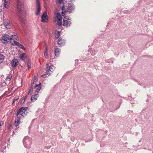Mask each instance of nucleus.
<instances>
[{
	"label": "nucleus",
	"instance_id": "a211bd4d",
	"mask_svg": "<svg viewBox=\"0 0 153 153\" xmlns=\"http://www.w3.org/2000/svg\"><path fill=\"white\" fill-rule=\"evenodd\" d=\"M10 0H4V6L6 8H8L9 7Z\"/></svg>",
	"mask_w": 153,
	"mask_h": 153
},
{
	"label": "nucleus",
	"instance_id": "e433bc0d",
	"mask_svg": "<svg viewBox=\"0 0 153 153\" xmlns=\"http://www.w3.org/2000/svg\"><path fill=\"white\" fill-rule=\"evenodd\" d=\"M45 74H44V75H42L41 76L42 77H45Z\"/></svg>",
	"mask_w": 153,
	"mask_h": 153
},
{
	"label": "nucleus",
	"instance_id": "2eb2a0df",
	"mask_svg": "<svg viewBox=\"0 0 153 153\" xmlns=\"http://www.w3.org/2000/svg\"><path fill=\"white\" fill-rule=\"evenodd\" d=\"M34 82L31 83L30 88L29 89L28 92V95H31L33 91V89L34 87Z\"/></svg>",
	"mask_w": 153,
	"mask_h": 153
},
{
	"label": "nucleus",
	"instance_id": "bb28decb",
	"mask_svg": "<svg viewBox=\"0 0 153 153\" xmlns=\"http://www.w3.org/2000/svg\"><path fill=\"white\" fill-rule=\"evenodd\" d=\"M38 81L37 78L36 77H34L33 80V82H32L31 83L34 82V85L36 84L35 83L37 82Z\"/></svg>",
	"mask_w": 153,
	"mask_h": 153
},
{
	"label": "nucleus",
	"instance_id": "f704fd0d",
	"mask_svg": "<svg viewBox=\"0 0 153 153\" xmlns=\"http://www.w3.org/2000/svg\"><path fill=\"white\" fill-rule=\"evenodd\" d=\"M48 51V49L47 48V47H46V48H45V52L48 53L47 52Z\"/></svg>",
	"mask_w": 153,
	"mask_h": 153
},
{
	"label": "nucleus",
	"instance_id": "4be33fe9",
	"mask_svg": "<svg viewBox=\"0 0 153 153\" xmlns=\"http://www.w3.org/2000/svg\"><path fill=\"white\" fill-rule=\"evenodd\" d=\"M26 57V55L25 53H23L20 55L19 58L22 60L24 61L25 58Z\"/></svg>",
	"mask_w": 153,
	"mask_h": 153
},
{
	"label": "nucleus",
	"instance_id": "c756f323",
	"mask_svg": "<svg viewBox=\"0 0 153 153\" xmlns=\"http://www.w3.org/2000/svg\"><path fill=\"white\" fill-rule=\"evenodd\" d=\"M12 76H7L6 79V80H7L8 81H9L11 79V78Z\"/></svg>",
	"mask_w": 153,
	"mask_h": 153
},
{
	"label": "nucleus",
	"instance_id": "1a4fd4ad",
	"mask_svg": "<svg viewBox=\"0 0 153 153\" xmlns=\"http://www.w3.org/2000/svg\"><path fill=\"white\" fill-rule=\"evenodd\" d=\"M19 63L18 60L16 59H13L11 62V66L13 68H15L16 67Z\"/></svg>",
	"mask_w": 153,
	"mask_h": 153
},
{
	"label": "nucleus",
	"instance_id": "20e7f679",
	"mask_svg": "<svg viewBox=\"0 0 153 153\" xmlns=\"http://www.w3.org/2000/svg\"><path fill=\"white\" fill-rule=\"evenodd\" d=\"M23 143L26 148H30L31 145V139L28 137H25L23 140Z\"/></svg>",
	"mask_w": 153,
	"mask_h": 153
},
{
	"label": "nucleus",
	"instance_id": "7ed1b4c3",
	"mask_svg": "<svg viewBox=\"0 0 153 153\" xmlns=\"http://www.w3.org/2000/svg\"><path fill=\"white\" fill-rule=\"evenodd\" d=\"M54 18L55 19L54 22L57 21L56 24L59 26H61L62 24V17L59 12L55 13H54Z\"/></svg>",
	"mask_w": 153,
	"mask_h": 153
},
{
	"label": "nucleus",
	"instance_id": "f03ea898",
	"mask_svg": "<svg viewBox=\"0 0 153 153\" xmlns=\"http://www.w3.org/2000/svg\"><path fill=\"white\" fill-rule=\"evenodd\" d=\"M28 109V108L27 107H22L19 110H18L16 113L17 116H19L20 115L23 117L25 116L27 114V110Z\"/></svg>",
	"mask_w": 153,
	"mask_h": 153
},
{
	"label": "nucleus",
	"instance_id": "dca6fc26",
	"mask_svg": "<svg viewBox=\"0 0 153 153\" xmlns=\"http://www.w3.org/2000/svg\"><path fill=\"white\" fill-rule=\"evenodd\" d=\"M63 22V25L66 27L70 26L71 24V22L70 21H67L65 19H64Z\"/></svg>",
	"mask_w": 153,
	"mask_h": 153
},
{
	"label": "nucleus",
	"instance_id": "f8f14e48",
	"mask_svg": "<svg viewBox=\"0 0 153 153\" xmlns=\"http://www.w3.org/2000/svg\"><path fill=\"white\" fill-rule=\"evenodd\" d=\"M74 9V6L73 4H69L67 8V11L68 12H71Z\"/></svg>",
	"mask_w": 153,
	"mask_h": 153
},
{
	"label": "nucleus",
	"instance_id": "c85d7f7f",
	"mask_svg": "<svg viewBox=\"0 0 153 153\" xmlns=\"http://www.w3.org/2000/svg\"><path fill=\"white\" fill-rule=\"evenodd\" d=\"M45 56L46 58H47L48 57V53L45 52L44 53Z\"/></svg>",
	"mask_w": 153,
	"mask_h": 153
},
{
	"label": "nucleus",
	"instance_id": "393cba45",
	"mask_svg": "<svg viewBox=\"0 0 153 153\" xmlns=\"http://www.w3.org/2000/svg\"><path fill=\"white\" fill-rule=\"evenodd\" d=\"M55 37L56 39H58L60 36V33L59 31H56L54 33Z\"/></svg>",
	"mask_w": 153,
	"mask_h": 153
},
{
	"label": "nucleus",
	"instance_id": "473e14b6",
	"mask_svg": "<svg viewBox=\"0 0 153 153\" xmlns=\"http://www.w3.org/2000/svg\"><path fill=\"white\" fill-rule=\"evenodd\" d=\"M4 123L3 122H0V128L1 127V126L3 125Z\"/></svg>",
	"mask_w": 153,
	"mask_h": 153
},
{
	"label": "nucleus",
	"instance_id": "6e6552de",
	"mask_svg": "<svg viewBox=\"0 0 153 153\" xmlns=\"http://www.w3.org/2000/svg\"><path fill=\"white\" fill-rule=\"evenodd\" d=\"M4 24L5 28L7 29H10L12 27L10 21L8 20H4Z\"/></svg>",
	"mask_w": 153,
	"mask_h": 153
},
{
	"label": "nucleus",
	"instance_id": "9d476101",
	"mask_svg": "<svg viewBox=\"0 0 153 153\" xmlns=\"http://www.w3.org/2000/svg\"><path fill=\"white\" fill-rule=\"evenodd\" d=\"M36 4L37 5V11L36 12V15H38L40 11V5L39 1V0H36Z\"/></svg>",
	"mask_w": 153,
	"mask_h": 153
},
{
	"label": "nucleus",
	"instance_id": "b1692460",
	"mask_svg": "<svg viewBox=\"0 0 153 153\" xmlns=\"http://www.w3.org/2000/svg\"><path fill=\"white\" fill-rule=\"evenodd\" d=\"M66 12V9L65 7H64V5H63L62 7V16L65 15V14Z\"/></svg>",
	"mask_w": 153,
	"mask_h": 153
},
{
	"label": "nucleus",
	"instance_id": "c9c22d12",
	"mask_svg": "<svg viewBox=\"0 0 153 153\" xmlns=\"http://www.w3.org/2000/svg\"><path fill=\"white\" fill-rule=\"evenodd\" d=\"M64 19H65L66 20H70V19L69 18H64Z\"/></svg>",
	"mask_w": 153,
	"mask_h": 153
},
{
	"label": "nucleus",
	"instance_id": "412c9836",
	"mask_svg": "<svg viewBox=\"0 0 153 153\" xmlns=\"http://www.w3.org/2000/svg\"><path fill=\"white\" fill-rule=\"evenodd\" d=\"M15 45L17 46L22 50H25V48L24 46L20 43H19L18 42L16 43V44H15Z\"/></svg>",
	"mask_w": 153,
	"mask_h": 153
},
{
	"label": "nucleus",
	"instance_id": "ddd939ff",
	"mask_svg": "<svg viewBox=\"0 0 153 153\" xmlns=\"http://www.w3.org/2000/svg\"><path fill=\"white\" fill-rule=\"evenodd\" d=\"M42 20L41 22H47L48 20V16L45 13H44L41 17Z\"/></svg>",
	"mask_w": 153,
	"mask_h": 153
},
{
	"label": "nucleus",
	"instance_id": "f3484780",
	"mask_svg": "<svg viewBox=\"0 0 153 153\" xmlns=\"http://www.w3.org/2000/svg\"><path fill=\"white\" fill-rule=\"evenodd\" d=\"M14 121V125L16 126H19L20 123V118L19 116H17Z\"/></svg>",
	"mask_w": 153,
	"mask_h": 153
},
{
	"label": "nucleus",
	"instance_id": "ea45409f",
	"mask_svg": "<svg viewBox=\"0 0 153 153\" xmlns=\"http://www.w3.org/2000/svg\"><path fill=\"white\" fill-rule=\"evenodd\" d=\"M45 45H46V44H45Z\"/></svg>",
	"mask_w": 153,
	"mask_h": 153
},
{
	"label": "nucleus",
	"instance_id": "9b49d317",
	"mask_svg": "<svg viewBox=\"0 0 153 153\" xmlns=\"http://www.w3.org/2000/svg\"><path fill=\"white\" fill-rule=\"evenodd\" d=\"M65 43V41L64 39L60 38L59 39L57 42V43L59 46H62L64 45Z\"/></svg>",
	"mask_w": 153,
	"mask_h": 153
},
{
	"label": "nucleus",
	"instance_id": "0eeeda50",
	"mask_svg": "<svg viewBox=\"0 0 153 153\" xmlns=\"http://www.w3.org/2000/svg\"><path fill=\"white\" fill-rule=\"evenodd\" d=\"M10 40V36L8 35H4L1 37V42L4 44H7Z\"/></svg>",
	"mask_w": 153,
	"mask_h": 153
},
{
	"label": "nucleus",
	"instance_id": "6ab92c4d",
	"mask_svg": "<svg viewBox=\"0 0 153 153\" xmlns=\"http://www.w3.org/2000/svg\"><path fill=\"white\" fill-rule=\"evenodd\" d=\"M38 95L37 94H35L33 95L31 97V100L32 102H34L37 99Z\"/></svg>",
	"mask_w": 153,
	"mask_h": 153
},
{
	"label": "nucleus",
	"instance_id": "2f4dec72",
	"mask_svg": "<svg viewBox=\"0 0 153 153\" xmlns=\"http://www.w3.org/2000/svg\"><path fill=\"white\" fill-rule=\"evenodd\" d=\"M28 70H29L31 68V66L30 65V63L28 62Z\"/></svg>",
	"mask_w": 153,
	"mask_h": 153
},
{
	"label": "nucleus",
	"instance_id": "4468645a",
	"mask_svg": "<svg viewBox=\"0 0 153 153\" xmlns=\"http://www.w3.org/2000/svg\"><path fill=\"white\" fill-rule=\"evenodd\" d=\"M41 83H40L39 84H34V88L36 89V91L38 92L41 89Z\"/></svg>",
	"mask_w": 153,
	"mask_h": 153
},
{
	"label": "nucleus",
	"instance_id": "cd10ccee",
	"mask_svg": "<svg viewBox=\"0 0 153 153\" xmlns=\"http://www.w3.org/2000/svg\"><path fill=\"white\" fill-rule=\"evenodd\" d=\"M56 3L58 4H62L63 3V0H56Z\"/></svg>",
	"mask_w": 153,
	"mask_h": 153
},
{
	"label": "nucleus",
	"instance_id": "7c9ffc66",
	"mask_svg": "<svg viewBox=\"0 0 153 153\" xmlns=\"http://www.w3.org/2000/svg\"><path fill=\"white\" fill-rule=\"evenodd\" d=\"M27 96H24L23 97V100H24L25 101V100L27 99Z\"/></svg>",
	"mask_w": 153,
	"mask_h": 153
},
{
	"label": "nucleus",
	"instance_id": "5701e85b",
	"mask_svg": "<svg viewBox=\"0 0 153 153\" xmlns=\"http://www.w3.org/2000/svg\"><path fill=\"white\" fill-rule=\"evenodd\" d=\"M60 51V50L58 48H56L54 52V54L56 56H57L59 55V52Z\"/></svg>",
	"mask_w": 153,
	"mask_h": 153
},
{
	"label": "nucleus",
	"instance_id": "423d86ee",
	"mask_svg": "<svg viewBox=\"0 0 153 153\" xmlns=\"http://www.w3.org/2000/svg\"><path fill=\"white\" fill-rule=\"evenodd\" d=\"M10 40L11 45L13 46H15V44H16L17 42V41L19 40L18 36L16 35H13L10 37Z\"/></svg>",
	"mask_w": 153,
	"mask_h": 153
},
{
	"label": "nucleus",
	"instance_id": "39448f33",
	"mask_svg": "<svg viewBox=\"0 0 153 153\" xmlns=\"http://www.w3.org/2000/svg\"><path fill=\"white\" fill-rule=\"evenodd\" d=\"M46 74L47 75H49L55 69V67L53 65L49 66L48 64H46Z\"/></svg>",
	"mask_w": 153,
	"mask_h": 153
},
{
	"label": "nucleus",
	"instance_id": "4c0bfd02",
	"mask_svg": "<svg viewBox=\"0 0 153 153\" xmlns=\"http://www.w3.org/2000/svg\"><path fill=\"white\" fill-rule=\"evenodd\" d=\"M54 59V58H53L52 59L51 58V59L52 60H53Z\"/></svg>",
	"mask_w": 153,
	"mask_h": 153
},
{
	"label": "nucleus",
	"instance_id": "aec40b11",
	"mask_svg": "<svg viewBox=\"0 0 153 153\" xmlns=\"http://www.w3.org/2000/svg\"><path fill=\"white\" fill-rule=\"evenodd\" d=\"M88 52L90 53V54L88 53V55H90L91 54L92 55H94L96 53V51L94 49L92 48H90L88 50Z\"/></svg>",
	"mask_w": 153,
	"mask_h": 153
},
{
	"label": "nucleus",
	"instance_id": "a878e982",
	"mask_svg": "<svg viewBox=\"0 0 153 153\" xmlns=\"http://www.w3.org/2000/svg\"><path fill=\"white\" fill-rule=\"evenodd\" d=\"M5 58V56L3 55L0 54V62L1 63Z\"/></svg>",
	"mask_w": 153,
	"mask_h": 153
},
{
	"label": "nucleus",
	"instance_id": "f257e3e1",
	"mask_svg": "<svg viewBox=\"0 0 153 153\" xmlns=\"http://www.w3.org/2000/svg\"><path fill=\"white\" fill-rule=\"evenodd\" d=\"M17 13L20 21L22 23H25V20L26 12L24 10L23 5L19 1L17 2Z\"/></svg>",
	"mask_w": 153,
	"mask_h": 153
},
{
	"label": "nucleus",
	"instance_id": "72a5a7b5",
	"mask_svg": "<svg viewBox=\"0 0 153 153\" xmlns=\"http://www.w3.org/2000/svg\"><path fill=\"white\" fill-rule=\"evenodd\" d=\"M25 101L24 100H23V99H22L20 103L22 104L25 102Z\"/></svg>",
	"mask_w": 153,
	"mask_h": 153
},
{
	"label": "nucleus",
	"instance_id": "58836bf2",
	"mask_svg": "<svg viewBox=\"0 0 153 153\" xmlns=\"http://www.w3.org/2000/svg\"><path fill=\"white\" fill-rule=\"evenodd\" d=\"M10 126H9V128H10Z\"/></svg>",
	"mask_w": 153,
	"mask_h": 153
}]
</instances>
